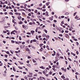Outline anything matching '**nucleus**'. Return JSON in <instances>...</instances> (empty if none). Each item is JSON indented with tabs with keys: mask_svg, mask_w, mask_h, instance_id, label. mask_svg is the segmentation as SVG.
<instances>
[{
	"mask_svg": "<svg viewBox=\"0 0 80 80\" xmlns=\"http://www.w3.org/2000/svg\"><path fill=\"white\" fill-rule=\"evenodd\" d=\"M56 59H57V60H60V58L59 56H57L56 57Z\"/></svg>",
	"mask_w": 80,
	"mask_h": 80,
	"instance_id": "39448f33",
	"label": "nucleus"
},
{
	"mask_svg": "<svg viewBox=\"0 0 80 80\" xmlns=\"http://www.w3.org/2000/svg\"><path fill=\"white\" fill-rule=\"evenodd\" d=\"M3 33H7V31L3 30Z\"/></svg>",
	"mask_w": 80,
	"mask_h": 80,
	"instance_id": "5701e85b",
	"label": "nucleus"
},
{
	"mask_svg": "<svg viewBox=\"0 0 80 80\" xmlns=\"http://www.w3.org/2000/svg\"><path fill=\"white\" fill-rule=\"evenodd\" d=\"M43 31H44L46 33H47V30H46V29H44Z\"/></svg>",
	"mask_w": 80,
	"mask_h": 80,
	"instance_id": "1a4fd4ad",
	"label": "nucleus"
},
{
	"mask_svg": "<svg viewBox=\"0 0 80 80\" xmlns=\"http://www.w3.org/2000/svg\"><path fill=\"white\" fill-rule=\"evenodd\" d=\"M38 29H37V28L35 30V32H38Z\"/></svg>",
	"mask_w": 80,
	"mask_h": 80,
	"instance_id": "a18cd8bd",
	"label": "nucleus"
},
{
	"mask_svg": "<svg viewBox=\"0 0 80 80\" xmlns=\"http://www.w3.org/2000/svg\"><path fill=\"white\" fill-rule=\"evenodd\" d=\"M39 29H42V27H39Z\"/></svg>",
	"mask_w": 80,
	"mask_h": 80,
	"instance_id": "052dcab7",
	"label": "nucleus"
},
{
	"mask_svg": "<svg viewBox=\"0 0 80 80\" xmlns=\"http://www.w3.org/2000/svg\"><path fill=\"white\" fill-rule=\"evenodd\" d=\"M28 16H31V15H31V14L29 13L28 14Z\"/></svg>",
	"mask_w": 80,
	"mask_h": 80,
	"instance_id": "69168bd1",
	"label": "nucleus"
},
{
	"mask_svg": "<svg viewBox=\"0 0 80 80\" xmlns=\"http://www.w3.org/2000/svg\"><path fill=\"white\" fill-rule=\"evenodd\" d=\"M42 36L43 37H45V36H46V34L44 33L42 34Z\"/></svg>",
	"mask_w": 80,
	"mask_h": 80,
	"instance_id": "4468645a",
	"label": "nucleus"
},
{
	"mask_svg": "<svg viewBox=\"0 0 80 80\" xmlns=\"http://www.w3.org/2000/svg\"><path fill=\"white\" fill-rule=\"evenodd\" d=\"M10 14V15H13V13L12 12H10L9 13Z\"/></svg>",
	"mask_w": 80,
	"mask_h": 80,
	"instance_id": "cd10ccee",
	"label": "nucleus"
},
{
	"mask_svg": "<svg viewBox=\"0 0 80 80\" xmlns=\"http://www.w3.org/2000/svg\"><path fill=\"white\" fill-rule=\"evenodd\" d=\"M10 52L11 53H12V54H13V52L11 50H10Z\"/></svg>",
	"mask_w": 80,
	"mask_h": 80,
	"instance_id": "7c9ffc66",
	"label": "nucleus"
},
{
	"mask_svg": "<svg viewBox=\"0 0 80 80\" xmlns=\"http://www.w3.org/2000/svg\"><path fill=\"white\" fill-rule=\"evenodd\" d=\"M59 36H60V37H63V35L62 34H59Z\"/></svg>",
	"mask_w": 80,
	"mask_h": 80,
	"instance_id": "8fccbe9b",
	"label": "nucleus"
},
{
	"mask_svg": "<svg viewBox=\"0 0 80 80\" xmlns=\"http://www.w3.org/2000/svg\"><path fill=\"white\" fill-rule=\"evenodd\" d=\"M36 38L37 39V40H38V36L36 35Z\"/></svg>",
	"mask_w": 80,
	"mask_h": 80,
	"instance_id": "aec40b11",
	"label": "nucleus"
},
{
	"mask_svg": "<svg viewBox=\"0 0 80 80\" xmlns=\"http://www.w3.org/2000/svg\"><path fill=\"white\" fill-rule=\"evenodd\" d=\"M27 18H28V19H30V18L29 16H28Z\"/></svg>",
	"mask_w": 80,
	"mask_h": 80,
	"instance_id": "3c124183",
	"label": "nucleus"
},
{
	"mask_svg": "<svg viewBox=\"0 0 80 80\" xmlns=\"http://www.w3.org/2000/svg\"><path fill=\"white\" fill-rule=\"evenodd\" d=\"M45 5H44L42 7V8H45Z\"/></svg>",
	"mask_w": 80,
	"mask_h": 80,
	"instance_id": "c85d7f7f",
	"label": "nucleus"
},
{
	"mask_svg": "<svg viewBox=\"0 0 80 80\" xmlns=\"http://www.w3.org/2000/svg\"><path fill=\"white\" fill-rule=\"evenodd\" d=\"M32 41H33V42H37V41L36 40V39L33 40Z\"/></svg>",
	"mask_w": 80,
	"mask_h": 80,
	"instance_id": "ddd939ff",
	"label": "nucleus"
},
{
	"mask_svg": "<svg viewBox=\"0 0 80 80\" xmlns=\"http://www.w3.org/2000/svg\"><path fill=\"white\" fill-rule=\"evenodd\" d=\"M32 61H33V62H34V63H36V61H35V60H34V59H32Z\"/></svg>",
	"mask_w": 80,
	"mask_h": 80,
	"instance_id": "2eb2a0df",
	"label": "nucleus"
},
{
	"mask_svg": "<svg viewBox=\"0 0 80 80\" xmlns=\"http://www.w3.org/2000/svg\"><path fill=\"white\" fill-rule=\"evenodd\" d=\"M54 17H55V18H58V17L57 16V15H54Z\"/></svg>",
	"mask_w": 80,
	"mask_h": 80,
	"instance_id": "e433bc0d",
	"label": "nucleus"
},
{
	"mask_svg": "<svg viewBox=\"0 0 80 80\" xmlns=\"http://www.w3.org/2000/svg\"><path fill=\"white\" fill-rule=\"evenodd\" d=\"M3 43H6V41H5L4 40H3Z\"/></svg>",
	"mask_w": 80,
	"mask_h": 80,
	"instance_id": "bf43d9fd",
	"label": "nucleus"
},
{
	"mask_svg": "<svg viewBox=\"0 0 80 80\" xmlns=\"http://www.w3.org/2000/svg\"><path fill=\"white\" fill-rule=\"evenodd\" d=\"M56 29H58L59 32H61V30L60 29H59L57 27V26H56Z\"/></svg>",
	"mask_w": 80,
	"mask_h": 80,
	"instance_id": "7ed1b4c3",
	"label": "nucleus"
},
{
	"mask_svg": "<svg viewBox=\"0 0 80 80\" xmlns=\"http://www.w3.org/2000/svg\"><path fill=\"white\" fill-rule=\"evenodd\" d=\"M69 52L70 50H69V49H68V48L67 49V50L66 51L67 53H68V52Z\"/></svg>",
	"mask_w": 80,
	"mask_h": 80,
	"instance_id": "bb28decb",
	"label": "nucleus"
},
{
	"mask_svg": "<svg viewBox=\"0 0 80 80\" xmlns=\"http://www.w3.org/2000/svg\"><path fill=\"white\" fill-rule=\"evenodd\" d=\"M22 23H23V22L22 21H20L19 22V24H20V25Z\"/></svg>",
	"mask_w": 80,
	"mask_h": 80,
	"instance_id": "f3484780",
	"label": "nucleus"
},
{
	"mask_svg": "<svg viewBox=\"0 0 80 80\" xmlns=\"http://www.w3.org/2000/svg\"><path fill=\"white\" fill-rule=\"evenodd\" d=\"M20 47L21 48H25V45H22L20 46Z\"/></svg>",
	"mask_w": 80,
	"mask_h": 80,
	"instance_id": "f257e3e1",
	"label": "nucleus"
},
{
	"mask_svg": "<svg viewBox=\"0 0 80 80\" xmlns=\"http://www.w3.org/2000/svg\"><path fill=\"white\" fill-rule=\"evenodd\" d=\"M31 33H32V35H33V33H35V31L33 30L31 31Z\"/></svg>",
	"mask_w": 80,
	"mask_h": 80,
	"instance_id": "f03ea898",
	"label": "nucleus"
},
{
	"mask_svg": "<svg viewBox=\"0 0 80 80\" xmlns=\"http://www.w3.org/2000/svg\"><path fill=\"white\" fill-rule=\"evenodd\" d=\"M25 29V30H27V29H28V26H25V27L24 28Z\"/></svg>",
	"mask_w": 80,
	"mask_h": 80,
	"instance_id": "423d86ee",
	"label": "nucleus"
},
{
	"mask_svg": "<svg viewBox=\"0 0 80 80\" xmlns=\"http://www.w3.org/2000/svg\"><path fill=\"white\" fill-rule=\"evenodd\" d=\"M65 36L66 37H69V35H68V34H66L65 35Z\"/></svg>",
	"mask_w": 80,
	"mask_h": 80,
	"instance_id": "9d476101",
	"label": "nucleus"
},
{
	"mask_svg": "<svg viewBox=\"0 0 80 80\" xmlns=\"http://www.w3.org/2000/svg\"><path fill=\"white\" fill-rule=\"evenodd\" d=\"M61 69L62 70H64V68H61Z\"/></svg>",
	"mask_w": 80,
	"mask_h": 80,
	"instance_id": "4d7b16f0",
	"label": "nucleus"
},
{
	"mask_svg": "<svg viewBox=\"0 0 80 80\" xmlns=\"http://www.w3.org/2000/svg\"><path fill=\"white\" fill-rule=\"evenodd\" d=\"M11 43H15V41L13 40H12L11 41Z\"/></svg>",
	"mask_w": 80,
	"mask_h": 80,
	"instance_id": "a211bd4d",
	"label": "nucleus"
},
{
	"mask_svg": "<svg viewBox=\"0 0 80 80\" xmlns=\"http://www.w3.org/2000/svg\"><path fill=\"white\" fill-rule=\"evenodd\" d=\"M76 45L77 46H78V45H79V43H78V42H76Z\"/></svg>",
	"mask_w": 80,
	"mask_h": 80,
	"instance_id": "c9c22d12",
	"label": "nucleus"
},
{
	"mask_svg": "<svg viewBox=\"0 0 80 80\" xmlns=\"http://www.w3.org/2000/svg\"><path fill=\"white\" fill-rule=\"evenodd\" d=\"M53 21H54V22L55 23L57 22V20H54Z\"/></svg>",
	"mask_w": 80,
	"mask_h": 80,
	"instance_id": "c03bdc74",
	"label": "nucleus"
},
{
	"mask_svg": "<svg viewBox=\"0 0 80 80\" xmlns=\"http://www.w3.org/2000/svg\"><path fill=\"white\" fill-rule=\"evenodd\" d=\"M39 5L40 6V7H41V6H42V3H40L39 4Z\"/></svg>",
	"mask_w": 80,
	"mask_h": 80,
	"instance_id": "49530a36",
	"label": "nucleus"
},
{
	"mask_svg": "<svg viewBox=\"0 0 80 80\" xmlns=\"http://www.w3.org/2000/svg\"><path fill=\"white\" fill-rule=\"evenodd\" d=\"M69 14V13L68 12H66L65 13V15H68Z\"/></svg>",
	"mask_w": 80,
	"mask_h": 80,
	"instance_id": "f8f14e48",
	"label": "nucleus"
},
{
	"mask_svg": "<svg viewBox=\"0 0 80 80\" xmlns=\"http://www.w3.org/2000/svg\"><path fill=\"white\" fill-rule=\"evenodd\" d=\"M65 33H68V31H65Z\"/></svg>",
	"mask_w": 80,
	"mask_h": 80,
	"instance_id": "ea45409f",
	"label": "nucleus"
},
{
	"mask_svg": "<svg viewBox=\"0 0 80 80\" xmlns=\"http://www.w3.org/2000/svg\"><path fill=\"white\" fill-rule=\"evenodd\" d=\"M46 5H47V6H48L49 4H48V2H47L46 4Z\"/></svg>",
	"mask_w": 80,
	"mask_h": 80,
	"instance_id": "6ab92c4d",
	"label": "nucleus"
},
{
	"mask_svg": "<svg viewBox=\"0 0 80 80\" xmlns=\"http://www.w3.org/2000/svg\"><path fill=\"white\" fill-rule=\"evenodd\" d=\"M31 47H32V48H33V49H35V48L34 47H33V46H32Z\"/></svg>",
	"mask_w": 80,
	"mask_h": 80,
	"instance_id": "a19ab883",
	"label": "nucleus"
},
{
	"mask_svg": "<svg viewBox=\"0 0 80 80\" xmlns=\"http://www.w3.org/2000/svg\"><path fill=\"white\" fill-rule=\"evenodd\" d=\"M76 53H77V55H78V53H79L78 51H77L76 52Z\"/></svg>",
	"mask_w": 80,
	"mask_h": 80,
	"instance_id": "680f3d73",
	"label": "nucleus"
},
{
	"mask_svg": "<svg viewBox=\"0 0 80 80\" xmlns=\"http://www.w3.org/2000/svg\"><path fill=\"white\" fill-rule=\"evenodd\" d=\"M51 13H52V15H54L55 12H52Z\"/></svg>",
	"mask_w": 80,
	"mask_h": 80,
	"instance_id": "58836bf2",
	"label": "nucleus"
},
{
	"mask_svg": "<svg viewBox=\"0 0 80 80\" xmlns=\"http://www.w3.org/2000/svg\"><path fill=\"white\" fill-rule=\"evenodd\" d=\"M33 23L32 22H29V25H32Z\"/></svg>",
	"mask_w": 80,
	"mask_h": 80,
	"instance_id": "4be33fe9",
	"label": "nucleus"
},
{
	"mask_svg": "<svg viewBox=\"0 0 80 80\" xmlns=\"http://www.w3.org/2000/svg\"><path fill=\"white\" fill-rule=\"evenodd\" d=\"M46 11V9H43L42 10V11L43 12H45Z\"/></svg>",
	"mask_w": 80,
	"mask_h": 80,
	"instance_id": "473e14b6",
	"label": "nucleus"
},
{
	"mask_svg": "<svg viewBox=\"0 0 80 80\" xmlns=\"http://www.w3.org/2000/svg\"><path fill=\"white\" fill-rule=\"evenodd\" d=\"M49 19L51 21H52V20H53V18H49Z\"/></svg>",
	"mask_w": 80,
	"mask_h": 80,
	"instance_id": "dca6fc26",
	"label": "nucleus"
},
{
	"mask_svg": "<svg viewBox=\"0 0 80 80\" xmlns=\"http://www.w3.org/2000/svg\"><path fill=\"white\" fill-rule=\"evenodd\" d=\"M22 17L20 16H19V17H18V20H20V18H21Z\"/></svg>",
	"mask_w": 80,
	"mask_h": 80,
	"instance_id": "20e7f679",
	"label": "nucleus"
},
{
	"mask_svg": "<svg viewBox=\"0 0 80 80\" xmlns=\"http://www.w3.org/2000/svg\"><path fill=\"white\" fill-rule=\"evenodd\" d=\"M40 68H42V69H45V68H44L43 67V66L40 67Z\"/></svg>",
	"mask_w": 80,
	"mask_h": 80,
	"instance_id": "0eeeda50",
	"label": "nucleus"
},
{
	"mask_svg": "<svg viewBox=\"0 0 80 80\" xmlns=\"http://www.w3.org/2000/svg\"><path fill=\"white\" fill-rule=\"evenodd\" d=\"M56 56L57 57H58L60 56V55H59V54L58 52H57L56 53Z\"/></svg>",
	"mask_w": 80,
	"mask_h": 80,
	"instance_id": "6e6552de",
	"label": "nucleus"
},
{
	"mask_svg": "<svg viewBox=\"0 0 80 80\" xmlns=\"http://www.w3.org/2000/svg\"><path fill=\"white\" fill-rule=\"evenodd\" d=\"M26 50H27V51H29V50H30V49H29L28 48H27Z\"/></svg>",
	"mask_w": 80,
	"mask_h": 80,
	"instance_id": "f704fd0d",
	"label": "nucleus"
},
{
	"mask_svg": "<svg viewBox=\"0 0 80 80\" xmlns=\"http://www.w3.org/2000/svg\"><path fill=\"white\" fill-rule=\"evenodd\" d=\"M4 56L5 57L7 58V57H8V56L7 55H4Z\"/></svg>",
	"mask_w": 80,
	"mask_h": 80,
	"instance_id": "603ef678",
	"label": "nucleus"
},
{
	"mask_svg": "<svg viewBox=\"0 0 80 80\" xmlns=\"http://www.w3.org/2000/svg\"><path fill=\"white\" fill-rule=\"evenodd\" d=\"M78 17V16L76 15V17L75 18H76V19H77L78 18L77 17Z\"/></svg>",
	"mask_w": 80,
	"mask_h": 80,
	"instance_id": "13d9d810",
	"label": "nucleus"
},
{
	"mask_svg": "<svg viewBox=\"0 0 80 80\" xmlns=\"http://www.w3.org/2000/svg\"><path fill=\"white\" fill-rule=\"evenodd\" d=\"M6 53H7V54H8V55H9V54H10V53H9V52H8V51H7L6 52Z\"/></svg>",
	"mask_w": 80,
	"mask_h": 80,
	"instance_id": "2f4dec72",
	"label": "nucleus"
},
{
	"mask_svg": "<svg viewBox=\"0 0 80 80\" xmlns=\"http://www.w3.org/2000/svg\"><path fill=\"white\" fill-rule=\"evenodd\" d=\"M19 39L20 40H22V38H21V36H20L19 37Z\"/></svg>",
	"mask_w": 80,
	"mask_h": 80,
	"instance_id": "c756f323",
	"label": "nucleus"
},
{
	"mask_svg": "<svg viewBox=\"0 0 80 80\" xmlns=\"http://www.w3.org/2000/svg\"><path fill=\"white\" fill-rule=\"evenodd\" d=\"M52 74V71H51L49 72V74L51 75Z\"/></svg>",
	"mask_w": 80,
	"mask_h": 80,
	"instance_id": "412c9836",
	"label": "nucleus"
},
{
	"mask_svg": "<svg viewBox=\"0 0 80 80\" xmlns=\"http://www.w3.org/2000/svg\"><path fill=\"white\" fill-rule=\"evenodd\" d=\"M33 42V40H31L30 42V43H32Z\"/></svg>",
	"mask_w": 80,
	"mask_h": 80,
	"instance_id": "09e8293b",
	"label": "nucleus"
},
{
	"mask_svg": "<svg viewBox=\"0 0 80 80\" xmlns=\"http://www.w3.org/2000/svg\"><path fill=\"white\" fill-rule=\"evenodd\" d=\"M27 65L28 66V67H30V64H27Z\"/></svg>",
	"mask_w": 80,
	"mask_h": 80,
	"instance_id": "6e6d98bb",
	"label": "nucleus"
},
{
	"mask_svg": "<svg viewBox=\"0 0 80 80\" xmlns=\"http://www.w3.org/2000/svg\"><path fill=\"white\" fill-rule=\"evenodd\" d=\"M61 78H63V79H64V78H65V77H64V76H61Z\"/></svg>",
	"mask_w": 80,
	"mask_h": 80,
	"instance_id": "9b49d317",
	"label": "nucleus"
},
{
	"mask_svg": "<svg viewBox=\"0 0 80 80\" xmlns=\"http://www.w3.org/2000/svg\"><path fill=\"white\" fill-rule=\"evenodd\" d=\"M25 11V10L24 9H20V11Z\"/></svg>",
	"mask_w": 80,
	"mask_h": 80,
	"instance_id": "72a5a7b5",
	"label": "nucleus"
},
{
	"mask_svg": "<svg viewBox=\"0 0 80 80\" xmlns=\"http://www.w3.org/2000/svg\"><path fill=\"white\" fill-rule=\"evenodd\" d=\"M37 10H36L35 11H34L35 13H37Z\"/></svg>",
	"mask_w": 80,
	"mask_h": 80,
	"instance_id": "37998d69",
	"label": "nucleus"
},
{
	"mask_svg": "<svg viewBox=\"0 0 80 80\" xmlns=\"http://www.w3.org/2000/svg\"><path fill=\"white\" fill-rule=\"evenodd\" d=\"M28 77H32V76H31L30 75H28Z\"/></svg>",
	"mask_w": 80,
	"mask_h": 80,
	"instance_id": "4c0bfd02",
	"label": "nucleus"
},
{
	"mask_svg": "<svg viewBox=\"0 0 80 80\" xmlns=\"http://www.w3.org/2000/svg\"><path fill=\"white\" fill-rule=\"evenodd\" d=\"M5 3L6 4H8V2L7 1H5Z\"/></svg>",
	"mask_w": 80,
	"mask_h": 80,
	"instance_id": "5fc2aeb1",
	"label": "nucleus"
},
{
	"mask_svg": "<svg viewBox=\"0 0 80 80\" xmlns=\"http://www.w3.org/2000/svg\"><path fill=\"white\" fill-rule=\"evenodd\" d=\"M28 11V12H31V9H29Z\"/></svg>",
	"mask_w": 80,
	"mask_h": 80,
	"instance_id": "338daca9",
	"label": "nucleus"
},
{
	"mask_svg": "<svg viewBox=\"0 0 80 80\" xmlns=\"http://www.w3.org/2000/svg\"><path fill=\"white\" fill-rule=\"evenodd\" d=\"M19 68H20V69H23V68H22L21 67H20V66H19L18 67Z\"/></svg>",
	"mask_w": 80,
	"mask_h": 80,
	"instance_id": "b1692460",
	"label": "nucleus"
},
{
	"mask_svg": "<svg viewBox=\"0 0 80 80\" xmlns=\"http://www.w3.org/2000/svg\"><path fill=\"white\" fill-rule=\"evenodd\" d=\"M28 43H29V42H30V41L29 40H27L26 41Z\"/></svg>",
	"mask_w": 80,
	"mask_h": 80,
	"instance_id": "a878e982",
	"label": "nucleus"
},
{
	"mask_svg": "<svg viewBox=\"0 0 80 80\" xmlns=\"http://www.w3.org/2000/svg\"><path fill=\"white\" fill-rule=\"evenodd\" d=\"M15 29L16 30H18V28H17V27H15Z\"/></svg>",
	"mask_w": 80,
	"mask_h": 80,
	"instance_id": "774afa93",
	"label": "nucleus"
},
{
	"mask_svg": "<svg viewBox=\"0 0 80 80\" xmlns=\"http://www.w3.org/2000/svg\"><path fill=\"white\" fill-rule=\"evenodd\" d=\"M77 12H75V13H74L73 16H75L76 15V14H77Z\"/></svg>",
	"mask_w": 80,
	"mask_h": 80,
	"instance_id": "393cba45",
	"label": "nucleus"
},
{
	"mask_svg": "<svg viewBox=\"0 0 80 80\" xmlns=\"http://www.w3.org/2000/svg\"><path fill=\"white\" fill-rule=\"evenodd\" d=\"M8 65H12V63H10L9 62H8Z\"/></svg>",
	"mask_w": 80,
	"mask_h": 80,
	"instance_id": "79ce46f5",
	"label": "nucleus"
},
{
	"mask_svg": "<svg viewBox=\"0 0 80 80\" xmlns=\"http://www.w3.org/2000/svg\"><path fill=\"white\" fill-rule=\"evenodd\" d=\"M28 59L31 58V57H30V56H28Z\"/></svg>",
	"mask_w": 80,
	"mask_h": 80,
	"instance_id": "e2e57ef3",
	"label": "nucleus"
},
{
	"mask_svg": "<svg viewBox=\"0 0 80 80\" xmlns=\"http://www.w3.org/2000/svg\"><path fill=\"white\" fill-rule=\"evenodd\" d=\"M13 71H14V72H15V71H16V70H15V68H13Z\"/></svg>",
	"mask_w": 80,
	"mask_h": 80,
	"instance_id": "864d4df0",
	"label": "nucleus"
},
{
	"mask_svg": "<svg viewBox=\"0 0 80 80\" xmlns=\"http://www.w3.org/2000/svg\"><path fill=\"white\" fill-rule=\"evenodd\" d=\"M64 17H65L63 16H62L61 17V18H64Z\"/></svg>",
	"mask_w": 80,
	"mask_h": 80,
	"instance_id": "de8ad7c7",
	"label": "nucleus"
},
{
	"mask_svg": "<svg viewBox=\"0 0 80 80\" xmlns=\"http://www.w3.org/2000/svg\"><path fill=\"white\" fill-rule=\"evenodd\" d=\"M68 59L70 61H72V60H71V59H70V58H68Z\"/></svg>",
	"mask_w": 80,
	"mask_h": 80,
	"instance_id": "0e129e2a",
	"label": "nucleus"
}]
</instances>
